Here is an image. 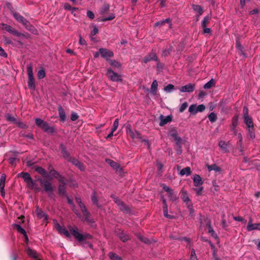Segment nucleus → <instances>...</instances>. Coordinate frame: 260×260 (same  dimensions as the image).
Segmentation results:
<instances>
[{
    "instance_id": "46",
    "label": "nucleus",
    "mask_w": 260,
    "mask_h": 260,
    "mask_svg": "<svg viewBox=\"0 0 260 260\" xmlns=\"http://www.w3.org/2000/svg\"><path fill=\"white\" fill-rule=\"evenodd\" d=\"M91 200L94 204H95L97 207H100V206L98 204L97 198L94 192L92 194Z\"/></svg>"
},
{
    "instance_id": "58",
    "label": "nucleus",
    "mask_w": 260,
    "mask_h": 260,
    "mask_svg": "<svg viewBox=\"0 0 260 260\" xmlns=\"http://www.w3.org/2000/svg\"><path fill=\"white\" fill-rule=\"evenodd\" d=\"M109 9H110V6L108 4H106L105 5L103 8L102 9V13H106L107 12H108L109 10Z\"/></svg>"
},
{
    "instance_id": "50",
    "label": "nucleus",
    "mask_w": 260,
    "mask_h": 260,
    "mask_svg": "<svg viewBox=\"0 0 260 260\" xmlns=\"http://www.w3.org/2000/svg\"><path fill=\"white\" fill-rule=\"evenodd\" d=\"M237 136H238V139L239 140V142L238 143V145L240 147V148L242 149V141H243V138H242V134L240 133H238L237 134Z\"/></svg>"
},
{
    "instance_id": "47",
    "label": "nucleus",
    "mask_w": 260,
    "mask_h": 260,
    "mask_svg": "<svg viewBox=\"0 0 260 260\" xmlns=\"http://www.w3.org/2000/svg\"><path fill=\"white\" fill-rule=\"evenodd\" d=\"M46 73L44 69H41L38 73V77L39 79H43L45 77Z\"/></svg>"
},
{
    "instance_id": "27",
    "label": "nucleus",
    "mask_w": 260,
    "mask_h": 260,
    "mask_svg": "<svg viewBox=\"0 0 260 260\" xmlns=\"http://www.w3.org/2000/svg\"><path fill=\"white\" fill-rule=\"evenodd\" d=\"M58 112L60 120L62 121H65V120L66 119V113L63 109L62 108L61 106H59L58 107Z\"/></svg>"
},
{
    "instance_id": "33",
    "label": "nucleus",
    "mask_w": 260,
    "mask_h": 260,
    "mask_svg": "<svg viewBox=\"0 0 260 260\" xmlns=\"http://www.w3.org/2000/svg\"><path fill=\"white\" fill-rule=\"evenodd\" d=\"M208 170L209 171H214L215 172H219L220 168L218 167L216 164H212L211 165H207Z\"/></svg>"
},
{
    "instance_id": "41",
    "label": "nucleus",
    "mask_w": 260,
    "mask_h": 260,
    "mask_svg": "<svg viewBox=\"0 0 260 260\" xmlns=\"http://www.w3.org/2000/svg\"><path fill=\"white\" fill-rule=\"evenodd\" d=\"M217 118L216 114L214 112H211L208 115V118L212 122H215L217 120Z\"/></svg>"
},
{
    "instance_id": "62",
    "label": "nucleus",
    "mask_w": 260,
    "mask_h": 260,
    "mask_svg": "<svg viewBox=\"0 0 260 260\" xmlns=\"http://www.w3.org/2000/svg\"><path fill=\"white\" fill-rule=\"evenodd\" d=\"M87 16L88 18H89L91 19H93L94 18V13L91 11H87Z\"/></svg>"
},
{
    "instance_id": "56",
    "label": "nucleus",
    "mask_w": 260,
    "mask_h": 260,
    "mask_svg": "<svg viewBox=\"0 0 260 260\" xmlns=\"http://www.w3.org/2000/svg\"><path fill=\"white\" fill-rule=\"evenodd\" d=\"M190 260H198L196 256L195 250L192 249L191 251Z\"/></svg>"
},
{
    "instance_id": "28",
    "label": "nucleus",
    "mask_w": 260,
    "mask_h": 260,
    "mask_svg": "<svg viewBox=\"0 0 260 260\" xmlns=\"http://www.w3.org/2000/svg\"><path fill=\"white\" fill-rule=\"evenodd\" d=\"M165 23H169L170 26H171L172 25L171 19L170 18H167L166 19L162 20H160V21L156 22L154 24V26L157 27V26H158L162 25Z\"/></svg>"
},
{
    "instance_id": "4",
    "label": "nucleus",
    "mask_w": 260,
    "mask_h": 260,
    "mask_svg": "<svg viewBox=\"0 0 260 260\" xmlns=\"http://www.w3.org/2000/svg\"><path fill=\"white\" fill-rule=\"evenodd\" d=\"M205 109V106L203 104L197 106L196 104H192L190 106L188 111L192 114H196L198 112H202Z\"/></svg>"
},
{
    "instance_id": "19",
    "label": "nucleus",
    "mask_w": 260,
    "mask_h": 260,
    "mask_svg": "<svg viewBox=\"0 0 260 260\" xmlns=\"http://www.w3.org/2000/svg\"><path fill=\"white\" fill-rule=\"evenodd\" d=\"M181 197L183 202L185 203L186 206L188 205V204L189 205L191 204L186 191L182 190Z\"/></svg>"
},
{
    "instance_id": "37",
    "label": "nucleus",
    "mask_w": 260,
    "mask_h": 260,
    "mask_svg": "<svg viewBox=\"0 0 260 260\" xmlns=\"http://www.w3.org/2000/svg\"><path fill=\"white\" fill-rule=\"evenodd\" d=\"M27 71L28 73V79L34 78L32 68L31 64L27 66Z\"/></svg>"
},
{
    "instance_id": "45",
    "label": "nucleus",
    "mask_w": 260,
    "mask_h": 260,
    "mask_svg": "<svg viewBox=\"0 0 260 260\" xmlns=\"http://www.w3.org/2000/svg\"><path fill=\"white\" fill-rule=\"evenodd\" d=\"M207 226L208 228V232L213 237H216V235L215 234L214 231L212 229L211 224L209 222L207 223Z\"/></svg>"
},
{
    "instance_id": "12",
    "label": "nucleus",
    "mask_w": 260,
    "mask_h": 260,
    "mask_svg": "<svg viewBox=\"0 0 260 260\" xmlns=\"http://www.w3.org/2000/svg\"><path fill=\"white\" fill-rule=\"evenodd\" d=\"M126 133L133 139H141L140 134L137 131H134L129 127L127 128Z\"/></svg>"
},
{
    "instance_id": "13",
    "label": "nucleus",
    "mask_w": 260,
    "mask_h": 260,
    "mask_svg": "<svg viewBox=\"0 0 260 260\" xmlns=\"http://www.w3.org/2000/svg\"><path fill=\"white\" fill-rule=\"evenodd\" d=\"M50 178H55L58 179L59 182H63V178H62L55 170H51L48 175Z\"/></svg>"
},
{
    "instance_id": "22",
    "label": "nucleus",
    "mask_w": 260,
    "mask_h": 260,
    "mask_svg": "<svg viewBox=\"0 0 260 260\" xmlns=\"http://www.w3.org/2000/svg\"><path fill=\"white\" fill-rule=\"evenodd\" d=\"M37 216L39 218H44L45 220H47V216L45 213L40 208L37 207L36 211Z\"/></svg>"
},
{
    "instance_id": "6",
    "label": "nucleus",
    "mask_w": 260,
    "mask_h": 260,
    "mask_svg": "<svg viewBox=\"0 0 260 260\" xmlns=\"http://www.w3.org/2000/svg\"><path fill=\"white\" fill-rule=\"evenodd\" d=\"M2 25L4 29H5L7 31L13 34V35L18 37L21 36L24 37V35L23 34L19 32L16 29L12 27L10 25H8L6 24H3Z\"/></svg>"
},
{
    "instance_id": "8",
    "label": "nucleus",
    "mask_w": 260,
    "mask_h": 260,
    "mask_svg": "<svg viewBox=\"0 0 260 260\" xmlns=\"http://www.w3.org/2000/svg\"><path fill=\"white\" fill-rule=\"evenodd\" d=\"M100 53L101 56L106 59L107 60H109L110 58L113 57L114 55L112 51L105 48H100Z\"/></svg>"
},
{
    "instance_id": "36",
    "label": "nucleus",
    "mask_w": 260,
    "mask_h": 260,
    "mask_svg": "<svg viewBox=\"0 0 260 260\" xmlns=\"http://www.w3.org/2000/svg\"><path fill=\"white\" fill-rule=\"evenodd\" d=\"M175 89L174 86L172 84H169L167 85L164 88V90L166 92L170 93L173 91Z\"/></svg>"
},
{
    "instance_id": "17",
    "label": "nucleus",
    "mask_w": 260,
    "mask_h": 260,
    "mask_svg": "<svg viewBox=\"0 0 260 260\" xmlns=\"http://www.w3.org/2000/svg\"><path fill=\"white\" fill-rule=\"evenodd\" d=\"M26 252L30 257L34 258L35 260H40V259L38 257L36 252L30 249L29 247L26 248Z\"/></svg>"
},
{
    "instance_id": "11",
    "label": "nucleus",
    "mask_w": 260,
    "mask_h": 260,
    "mask_svg": "<svg viewBox=\"0 0 260 260\" xmlns=\"http://www.w3.org/2000/svg\"><path fill=\"white\" fill-rule=\"evenodd\" d=\"M6 179V176L5 174H3L0 178V190L1 194L2 197H4L5 196V184Z\"/></svg>"
},
{
    "instance_id": "38",
    "label": "nucleus",
    "mask_w": 260,
    "mask_h": 260,
    "mask_svg": "<svg viewBox=\"0 0 260 260\" xmlns=\"http://www.w3.org/2000/svg\"><path fill=\"white\" fill-rule=\"evenodd\" d=\"M108 61L110 65L114 67H115L116 68H119L121 67L120 63L115 60L109 59Z\"/></svg>"
},
{
    "instance_id": "59",
    "label": "nucleus",
    "mask_w": 260,
    "mask_h": 260,
    "mask_svg": "<svg viewBox=\"0 0 260 260\" xmlns=\"http://www.w3.org/2000/svg\"><path fill=\"white\" fill-rule=\"evenodd\" d=\"M115 15L114 14H111L109 17H105L104 18H103L102 19V21H106L108 20H111L115 18Z\"/></svg>"
},
{
    "instance_id": "39",
    "label": "nucleus",
    "mask_w": 260,
    "mask_h": 260,
    "mask_svg": "<svg viewBox=\"0 0 260 260\" xmlns=\"http://www.w3.org/2000/svg\"><path fill=\"white\" fill-rule=\"evenodd\" d=\"M60 184L59 186V192L61 194H64L66 193V190L64 187V185L65 184L64 180H63V182H60Z\"/></svg>"
},
{
    "instance_id": "14",
    "label": "nucleus",
    "mask_w": 260,
    "mask_h": 260,
    "mask_svg": "<svg viewBox=\"0 0 260 260\" xmlns=\"http://www.w3.org/2000/svg\"><path fill=\"white\" fill-rule=\"evenodd\" d=\"M143 62L145 63H147L151 60L157 61V57L156 56V53L152 51L147 56L143 58Z\"/></svg>"
},
{
    "instance_id": "54",
    "label": "nucleus",
    "mask_w": 260,
    "mask_h": 260,
    "mask_svg": "<svg viewBox=\"0 0 260 260\" xmlns=\"http://www.w3.org/2000/svg\"><path fill=\"white\" fill-rule=\"evenodd\" d=\"M119 125V120L118 119H115L113 123V127L112 128V130H113V132H115L117 128H118Z\"/></svg>"
},
{
    "instance_id": "31",
    "label": "nucleus",
    "mask_w": 260,
    "mask_h": 260,
    "mask_svg": "<svg viewBox=\"0 0 260 260\" xmlns=\"http://www.w3.org/2000/svg\"><path fill=\"white\" fill-rule=\"evenodd\" d=\"M18 176L22 178L25 182L31 178L29 173L25 172L19 174Z\"/></svg>"
},
{
    "instance_id": "53",
    "label": "nucleus",
    "mask_w": 260,
    "mask_h": 260,
    "mask_svg": "<svg viewBox=\"0 0 260 260\" xmlns=\"http://www.w3.org/2000/svg\"><path fill=\"white\" fill-rule=\"evenodd\" d=\"M238 117L236 116L234 117L233 118V120H232V124L231 127H236V126L238 125Z\"/></svg>"
},
{
    "instance_id": "55",
    "label": "nucleus",
    "mask_w": 260,
    "mask_h": 260,
    "mask_svg": "<svg viewBox=\"0 0 260 260\" xmlns=\"http://www.w3.org/2000/svg\"><path fill=\"white\" fill-rule=\"evenodd\" d=\"M163 211L164 216L167 218H171V216L168 214V206H163Z\"/></svg>"
},
{
    "instance_id": "49",
    "label": "nucleus",
    "mask_w": 260,
    "mask_h": 260,
    "mask_svg": "<svg viewBox=\"0 0 260 260\" xmlns=\"http://www.w3.org/2000/svg\"><path fill=\"white\" fill-rule=\"evenodd\" d=\"M119 238L123 242H125L129 239L128 236L123 233L120 235Z\"/></svg>"
},
{
    "instance_id": "35",
    "label": "nucleus",
    "mask_w": 260,
    "mask_h": 260,
    "mask_svg": "<svg viewBox=\"0 0 260 260\" xmlns=\"http://www.w3.org/2000/svg\"><path fill=\"white\" fill-rule=\"evenodd\" d=\"M215 84V81L213 79H211L209 81L204 85V88L206 89H210Z\"/></svg>"
},
{
    "instance_id": "25",
    "label": "nucleus",
    "mask_w": 260,
    "mask_h": 260,
    "mask_svg": "<svg viewBox=\"0 0 260 260\" xmlns=\"http://www.w3.org/2000/svg\"><path fill=\"white\" fill-rule=\"evenodd\" d=\"M244 121L247 127L249 128H252L253 127V123L250 116L244 117Z\"/></svg>"
},
{
    "instance_id": "10",
    "label": "nucleus",
    "mask_w": 260,
    "mask_h": 260,
    "mask_svg": "<svg viewBox=\"0 0 260 260\" xmlns=\"http://www.w3.org/2000/svg\"><path fill=\"white\" fill-rule=\"evenodd\" d=\"M195 88V84L193 83H189L184 86H182L180 88V91L182 92H191Z\"/></svg>"
},
{
    "instance_id": "51",
    "label": "nucleus",
    "mask_w": 260,
    "mask_h": 260,
    "mask_svg": "<svg viewBox=\"0 0 260 260\" xmlns=\"http://www.w3.org/2000/svg\"><path fill=\"white\" fill-rule=\"evenodd\" d=\"M209 20V17L208 16H206L204 18L203 21H202V27H206V25L208 23Z\"/></svg>"
},
{
    "instance_id": "15",
    "label": "nucleus",
    "mask_w": 260,
    "mask_h": 260,
    "mask_svg": "<svg viewBox=\"0 0 260 260\" xmlns=\"http://www.w3.org/2000/svg\"><path fill=\"white\" fill-rule=\"evenodd\" d=\"M247 230L248 231L253 230H260V223H252V219L250 218L249 223L247 226Z\"/></svg>"
},
{
    "instance_id": "20",
    "label": "nucleus",
    "mask_w": 260,
    "mask_h": 260,
    "mask_svg": "<svg viewBox=\"0 0 260 260\" xmlns=\"http://www.w3.org/2000/svg\"><path fill=\"white\" fill-rule=\"evenodd\" d=\"M13 226L14 228L16 229L19 233L25 236V240L26 241L28 240L25 231L20 225L15 224L13 225Z\"/></svg>"
},
{
    "instance_id": "21",
    "label": "nucleus",
    "mask_w": 260,
    "mask_h": 260,
    "mask_svg": "<svg viewBox=\"0 0 260 260\" xmlns=\"http://www.w3.org/2000/svg\"><path fill=\"white\" fill-rule=\"evenodd\" d=\"M13 15L16 20L19 22L21 23L22 24H23L24 23L26 22V19L18 13L14 12L13 13Z\"/></svg>"
},
{
    "instance_id": "18",
    "label": "nucleus",
    "mask_w": 260,
    "mask_h": 260,
    "mask_svg": "<svg viewBox=\"0 0 260 260\" xmlns=\"http://www.w3.org/2000/svg\"><path fill=\"white\" fill-rule=\"evenodd\" d=\"M192 179L194 185L197 187L201 186L203 183L201 177L198 175H194Z\"/></svg>"
},
{
    "instance_id": "60",
    "label": "nucleus",
    "mask_w": 260,
    "mask_h": 260,
    "mask_svg": "<svg viewBox=\"0 0 260 260\" xmlns=\"http://www.w3.org/2000/svg\"><path fill=\"white\" fill-rule=\"evenodd\" d=\"M27 30L31 32L34 34H36L37 32V30L31 24L27 28Z\"/></svg>"
},
{
    "instance_id": "63",
    "label": "nucleus",
    "mask_w": 260,
    "mask_h": 260,
    "mask_svg": "<svg viewBox=\"0 0 260 260\" xmlns=\"http://www.w3.org/2000/svg\"><path fill=\"white\" fill-rule=\"evenodd\" d=\"M78 118V115L76 113H72L71 116V119L72 121H75Z\"/></svg>"
},
{
    "instance_id": "42",
    "label": "nucleus",
    "mask_w": 260,
    "mask_h": 260,
    "mask_svg": "<svg viewBox=\"0 0 260 260\" xmlns=\"http://www.w3.org/2000/svg\"><path fill=\"white\" fill-rule=\"evenodd\" d=\"M106 161L114 169H117L119 168V165L115 161L110 159H107Z\"/></svg>"
},
{
    "instance_id": "43",
    "label": "nucleus",
    "mask_w": 260,
    "mask_h": 260,
    "mask_svg": "<svg viewBox=\"0 0 260 260\" xmlns=\"http://www.w3.org/2000/svg\"><path fill=\"white\" fill-rule=\"evenodd\" d=\"M6 118L7 120L12 122L14 123H17V120L16 119V118L13 116H12L10 114H7Z\"/></svg>"
},
{
    "instance_id": "30",
    "label": "nucleus",
    "mask_w": 260,
    "mask_h": 260,
    "mask_svg": "<svg viewBox=\"0 0 260 260\" xmlns=\"http://www.w3.org/2000/svg\"><path fill=\"white\" fill-rule=\"evenodd\" d=\"M220 149L224 152H227L228 150V144L224 141H220L218 144Z\"/></svg>"
},
{
    "instance_id": "3",
    "label": "nucleus",
    "mask_w": 260,
    "mask_h": 260,
    "mask_svg": "<svg viewBox=\"0 0 260 260\" xmlns=\"http://www.w3.org/2000/svg\"><path fill=\"white\" fill-rule=\"evenodd\" d=\"M41 185L44 187L45 191L48 193L49 197L53 196V187L51 183L48 181H43L40 180Z\"/></svg>"
},
{
    "instance_id": "61",
    "label": "nucleus",
    "mask_w": 260,
    "mask_h": 260,
    "mask_svg": "<svg viewBox=\"0 0 260 260\" xmlns=\"http://www.w3.org/2000/svg\"><path fill=\"white\" fill-rule=\"evenodd\" d=\"M138 238L141 241L144 242L145 243H150V241L148 239L144 238L143 236H142L141 235H139L138 236Z\"/></svg>"
},
{
    "instance_id": "52",
    "label": "nucleus",
    "mask_w": 260,
    "mask_h": 260,
    "mask_svg": "<svg viewBox=\"0 0 260 260\" xmlns=\"http://www.w3.org/2000/svg\"><path fill=\"white\" fill-rule=\"evenodd\" d=\"M163 189L167 191L169 194H173V190L172 189H171L169 186H167L165 184L162 185Z\"/></svg>"
},
{
    "instance_id": "9",
    "label": "nucleus",
    "mask_w": 260,
    "mask_h": 260,
    "mask_svg": "<svg viewBox=\"0 0 260 260\" xmlns=\"http://www.w3.org/2000/svg\"><path fill=\"white\" fill-rule=\"evenodd\" d=\"M55 227L60 234L64 235L67 238L70 237V234L69 232L64 226H61L59 224V223H56L55 224Z\"/></svg>"
},
{
    "instance_id": "26",
    "label": "nucleus",
    "mask_w": 260,
    "mask_h": 260,
    "mask_svg": "<svg viewBox=\"0 0 260 260\" xmlns=\"http://www.w3.org/2000/svg\"><path fill=\"white\" fill-rule=\"evenodd\" d=\"M158 83L156 80H154L152 82V83L151 86L150 92L153 95H155L157 90Z\"/></svg>"
},
{
    "instance_id": "1",
    "label": "nucleus",
    "mask_w": 260,
    "mask_h": 260,
    "mask_svg": "<svg viewBox=\"0 0 260 260\" xmlns=\"http://www.w3.org/2000/svg\"><path fill=\"white\" fill-rule=\"evenodd\" d=\"M70 232L72 233V234L74 236V237L78 240L79 241L82 242V244H87V245L90 248L92 247V245L89 243H86L85 242L86 239H91L92 236L89 234L82 235L78 231V229L76 228H73L72 226H70L69 228Z\"/></svg>"
},
{
    "instance_id": "57",
    "label": "nucleus",
    "mask_w": 260,
    "mask_h": 260,
    "mask_svg": "<svg viewBox=\"0 0 260 260\" xmlns=\"http://www.w3.org/2000/svg\"><path fill=\"white\" fill-rule=\"evenodd\" d=\"M35 121H36V124L40 127H41V126L42 125V124L45 122L44 120H43L42 119H41L40 118H36Z\"/></svg>"
},
{
    "instance_id": "64",
    "label": "nucleus",
    "mask_w": 260,
    "mask_h": 260,
    "mask_svg": "<svg viewBox=\"0 0 260 260\" xmlns=\"http://www.w3.org/2000/svg\"><path fill=\"white\" fill-rule=\"evenodd\" d=\"M36 170L40 174L42 175H44L46 173L45 169L41 167H38L37 168H36Z\"/></svg>"
},
{
    "instance_id": "32",
    "label": "nucleus",
    "mask_w": 260,
    "mask_h": 260,
    "mask_svg": "<svg viewBox=\"0 0 260 260\" xmlns=\"http://www.w3.org/2000/svg\"><path fill=\"white\" fill-rule=\"evenodd\" d=\"M71 162L73 165L77 166L81 170H84V167H83L82 164L78 160L73 158L71 160Z\"/></svg>"
},
{
    "instance_id": "24",
    "label": "nucleus",
    "mask_w": 260,
    "mask_h": 260,
    "mask_svg": "<svg viewBox=\"0 0 260 260\" xmlns=\"http://www.w3.org/2000/svg\"><path fill=\"white\" fill-rule=\"evenodd\" d=\"M41 128H42L45 132L48 133H53L54 132V129L50 127L48 124L46 122H44L42 125L41 126Z\"/></svg>"
},
{
    "instance_id": "40",
    "label": "nucleus",
    "mask_w": 260,
    "mask_h": 260,
    "mask_svg": "<svg viewBox=\"0 0 260 260\" xmlns=\"http://www.w3.org/2000/svg\"><path fill=\"white\" fill-rule=\"evenodd\" d=\"M109 256L112 260H122L120 256L113 252H110L109 253Z\"/></svg>"
},
{
    "instance_id": "34",
    "label": "nucleus",
    "mask_w": 260,
    "mask_h": 260,
    "mask_svg": "<svg viewBox=\"0 0 260 260\" xmlns=\"http://www.w3.org/2000/svg\"><path fill=\"white\" fill-rule=\"evenodd\" d=\"M191 174L190 168L189 167H186L182 169L180 172L181 176L186 175L188 176Z\"/></svg>"
},
{
    "instance_id": "44",
    "label": "nucleus",
    "mask_w": 260,
    "mask_h": 260,
    "mask_svg": "<svg viewBox=\"0 0 260 260\" xmlns=\"http://www.w3.org/2000/svg\"><path fill=\"white\" fill-rule=\"evenodd\" d=\"M60 148L61 150V152L63 155V156L65 158H67L68 157V154L67 151H66L65 146L63 144H60Z\"/></svg>"
},
{
    "instance_id": "2",
    "label": "nucleus",
    "mask_w": 260,
    "mask_h": 260,
    "mask_svg": "<svg viewBox=\"0 0 260 260\" xmlns=\"http://www.w3.org/2000/svg\"><path fill=\"white\" fill-rule=\"evenodd\" d=\"M76 201L77 203L78 204L79 207L80 208L81 212L82 213V216L79 214L76 211H75L76 214L81 218L83 221H85L88 222H92V220L90 218V213L87 211L85 206L82 202L81 200L79 198H76Z\"/></svg>"
},
{
    "instance_id": "16",
    "label": "nucleus",
    "mask_w": 260,
    "mask_h": 260,
    "mask_svg": "<svg viewBox=\"0 0 260 260\" xmlns=\"http://www.w3.org/2000/svg\"><path fill=\"white\" fill-rule=\"evenodd\" d=\"M159 119L160 120V123H159V125L160 126H162L165 125V124H166L167 123L171 121L172 117L170 115L165 116L162 115H160V116L159 117Z\"/></svg>"
},
{
    "instance_id": "23",
    "label": "nucleus",
    "mask_w": 260,
    "mask_h": 260,
    "mask_svg": "<svg viewBox=\"0 0 260 260\" xmlns=\"http://www.w3.org/2000/svg\"><path fill=\"white\" fill-rule=\"evenodd\" d=\"M25 183H26L27 187L31 189L35 188L37 191H40L41 190V189L39 187H35V183L34 182V181L32 180V179L31 178H30L29 180H28Z\"/></svg>"
},
{
    "instance_id": "7",
    "label": "nucleus",
    "mask_w": 260,
    "mask_h": 260,
    "mask_svg": "<svg viewBox=\"0 0 260 260\" xmlns=\"http://www.w3.org/2000/svg\"><path fill=\"white\" fill-rule=\"evenodd\" d=\"M169 135L172 137L176 142V144L181 147L180 145L182 143V139L178 136L177 132L175 129H171L169 132Z\"/></svg>"
},
{
    "instance_id": "29",
    "label": "nucleus",
    "mask_w": 260,
    "mask_h": 260,
    "mask_svg": "<svg viewBox=\"0 0 260 260\" xmlns=\"http://www.w3.org/2000/svg\"><path fill=\"white\" fill-rule=\"evenodd\" d=\"M192 9L193 10L199 14V15L200 16L203 13V10L202 7L198 5H192Z\"/></svg>"
},
{
    "instance_id": "48",
    "label": "nucleus",
    "mask_w": 260,
    "mask_h": 260,
    "mask_svg": "<svg viewBox=\"0 0 260 260\" xmlns=\"http://www.w3.org/2000/svg\"><path fill=\"white\" fill-rule=\"evenodd\" d=\"M27 84H28V86L29 88L34 89L35 83H34V78L28 79V81Z\"/></svg>"
},
{
    "instance_id": "5",
    "label": "nucleus",
    "mask_w": 260,
    "mask_h": 260,
    "mask_svg": "<svg viewBox=\"0 0 260 260\" xmlns=\"http://www.w3.org/2000/svg\"><path fill=\"white\" fill-rule=\"evenodd\" d=\"M108 77L114 82L121 81L122 79L121 76L117 73L113 71L111 69H109L107 71Z\"/></svg>"
}]
</instances>
